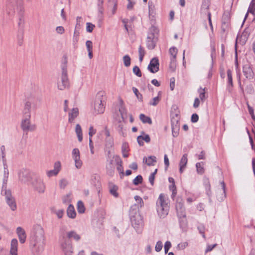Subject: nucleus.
<instances>
[{
  "label": "nucleus",
  "instance_id": "774afa93",
  "mask_svg": "<svg viewBox=\"0 0 255 255\" xmlns=\"http://www.w3.org/2000/svg\"><path fill=\"white\" fill-rule=\"evenodd\" d=\"M143 136L142 135H139L137 136V141L138 144L140 146L143 145L144 142H143Z\"/></svg>",
  "mask_w": 255,
  "mask_h": 255
},
{
  "label": "nucleus",
  "instance_id": "6e6d98bb",
  "mask_svg": "<svg viewBox=\"0 0 255 255\" xmlns=\"http://www.w3.org/2000/svg\"><path fill=\"white\" fill-rule=\"evenodd\" d=\"M106 146L108 147H112L113 145V140L112 138H106Z\"/></svg>",
  "mask_w": 255,
  "mask_h": 255
},
{
  "label": "nucleus",
  "instance_id": "f704fd0d",
  "mask_svg": "<svg viewBox=\"0 0 255 255\" xmlns=\"http://www.w3.org/2000/svg\"><path fill=\"white\" fill-rule=\"evenodd\" d=\"M204 163L203 162H198L196 164L197 172L199 174H202L204 172Z\"/></svg>",
  "mask_w": 255,
  "mask_h": 255
},
{
  "label": "nucleus",
  "instance_id": "a18cd8bd",
  "mask_svg": "<svg viewBox=\"0 0 255 255\" xmlns=\"http://www.w3.org/2000/svg\"><path fill=\"white\" fill-rule=\"evenodd\" d=\"M132 91L134 94L135 95L136 98L138 99V100L140 102L142 101V96L138 92L137 89L135 87H132Z\"/></svg>",
  "mask_w": 255,
  "mask_h": 255
},
{
  "label": "nucleus",
  "instance_id": "13d9d810",
  "mask_svg": "<svg viewBox=\"0 0 255 255\" xmlns=\"http://www.w3.org/2000/svg\"><path fill=\"white\" fill-rule=\"evenodd\" d=\"M171 246V244L169 241H166L164 245L165 253L167 254Z\"/></svg>",
  "mask_w": 255,
  "mask_h": 255
},
{
  "label": "nucleus",
  "instance_id": "338daca9",
  "mask_svg": "<svg viewBox=\"0 0 255 255\" xmlns=\"http://www.w3.org/2000/svg\"><path fill=\"white\" fill-rule=\"evenodd\" d=\"M198 229L201 234H202V237L204 238H205V227L203 226H201L198 227Z\"/></svg>",
  "mask_w": 255,
  "mask_h": 255
},
{
  "label": "nucleus",
  "instance_id": "4d7b16f0",
  "mask_svg": "<svg viewBox=\"0 0 255 255\" xmlns=\"http://www.w3.org/2000/svg\"><path fill=\"white\" fill-rule=\"evenodd\" d=\"M54 213L57 215L59 219L62 218L64 214V210L63 209L56 210Z\"/></svg>",
  "mask_w": 255,
  "mask_h": 255
},
{
  "label": "nucleus",
  "instance_id": "5fc2aeb1",
  "mask_svg": "<svg viewBox=\"0 0 255 255\" xmlns=\"http://www.w3.org/2000/svg\"><path fill=\"white\" fill-rule=\"evenodd\" d=\"M72 157H80V151L78 148H75L73 149L72 151Z\"/></svg>",
  "mask_w": 255,
  "mask_h": 255
},
{
  "label": "nucleus",
  "instance_id": "393cba45",
  "mask_svg": "<svg viewBox=\"0 0 255 255\" xmlns=\"http://www.w3.org/2000/svg\"><path fill=\"white\" fill-rule=\"evenodd\" d=\"M79 110L77 108H73L69 113L68 121L69 123H72L74 119L78 116Z\"/></svg>",
  "mask_w": 255,
  "mask_h": 255
},
{
  "label": "nucleus",
  "instance_id": "f257e3e1",
  "mask_svg": "<svg viewBox=\"0 0 255 255\" xmlns=\"http://www.w3.org/2000/svg\"><path fill=\"white\" fill-rule=\"evenodd\" d=\"M30 244L37 255L40 254L43 251L45 246L44 232L40 225L34 226Z\"/></svg>",
  "mask_w": 255,
  "mask_h": 255
},
{
  "label": "nucleus",
  "instance_id": "0e129e2a",
  "mask_svg": "<svg viewBox=\"0 0 255 255\" xmlns=\"http://www.w3.org/2000/svg\"><path fill=\"white\" fill-rule=\"evenodd\" d=\"M188 246V243L187 242L181 243L178 245V248L180 250H184Z\"/></svg>",
  "mask_w": 255,
  "mask_h": 255
},
{
  "label": "nucleus",
  "instance_id": "58836bf2",
  "mask_svg": "<svg viewBox=\"0 0 255 255\" xmlns=\"http://www.w3.org/2000/svg\"><path fill=\"white\" fill-rule=\"evenodd\" d=\"M128 144L127 143H124L123 144L122 149L124 157H127L128 156Z\"/></svg>",
  "mask_w": 255,
  "mask_h": 255
},
{
  "label": "nucleus",
  "instance_id": "8fccbe9b",
  "mask_svg": "<svg viewBox=\"0 0 255 255\" xmlns=\"http://www.w3.org/2000/svg\"><path fill=\"white\" fill-rule=\"evenodd\" d=\"M80 30L75 29L73 35V42H77L79 40V36L80 34Z\"/></svg>",
  "mask_w": 255,
  "mask_h": 255
},
{
  "label": "nucleus",
  "instance_id": "a211bd4d",
  "mask_svg": "<svg viewBox=\"0 0 255 255\" xmlns=\"http://www.w3.org/2000/svg\"><path fill=\"white\" fill-rule=\"evenodd\" d=\"M221 188L218 190L217 197L220 201H223L226 196V185L224 181L220 182Z\"/></svg>",
  "mask_w": 255,
  "mask_h": 255
},
{
  "label": "nucleus",
  "instance_id": "7c9ffc66",
  "mask_svg": "<svg viewBox=\"0 0 255 255\" xmlns=\"http://www.w3.org/2000/svg\"><path fill=\"white\" fill-rule=\"evenodd\" d=\"M118 189V187L113 184H110L109 186L110 193L116 198L118 197L119 196V194L117 192Z\"/></svg>",
  "mask_w": 255,
  "mask_h": 255
},
{
  "label": "nucleus",
  "instance_id": "39448f33",
  "mask_svg": "<svg viewBox=\"0 0 255 255\" xmlns=\"http://www.w3.org/2000/svg\"><path fill=\"white\" fill-rule=\"evenodd\" d=\"M57 87L63 91L70 87L69 80L67 76V66L66 64L62 66V73L60 79L57 82Z\"/></svg>",
  "mask_w": 255,
  "mask_h": 255
},
{
  "label": "nucleus",
  "instance_id": "2f4dec72",
  "mask_svg": "<svg viewBox=\"0 0 255 255\" xmlns=\"http://www.w3.org/2000/svg\"><path fill=\"white\" fill-rule=\"evenodd\" d=\"M139 119L144 124H148L150 125L152 124V121L150 118L143 114H141L139 115Z\"/></svg>",
  "mask_w": 255,
  "mask_h": 255
},
{
  "label": "nucleus",
  "instance_id": "dca6fc26",
  "mask_svg": "<svg viewBox=\"0 0 255 255\" xmlns=\"http://www.w3.org/2000/svg\"><path fill=\"white\" fill-rule=\"evenodd\" d=\"M159 61L158 59L156 58H153L150 61L147 69L150 72L155 73L159 70Z\"/></svg>",
  "mask_w": 255,
  "mask_h": 255
},
{
  "label": "nucleus",
  "instance_id": "20e7f679",
  "mask_svg": "<svg viewBox=\"0 0 255 255\" xmlns=\"http://www.w3.org/2000/svg\"><path fill=\"white\" fill-rule=\"evenodd\" d=\"M106 100L107 97L104 91H100L97 94L94 105L95 114H100L104 113Z\"/></svg>",
  "mask_w": 255,
  "mask_h": 255
},
{
  "label": "nucleus",
  "instance_id": "de8ad7c7",
  "mask_svg": "<svg viewBox=\"0 0 255 255\" xmlns=\"http://www.w3.org/2000/svg\"><path fill=\"white\" fill-rule=\"evenodd\" d=\"M133 72L135 75H136L137 76L139 77H140L141 76V72L140 71V70L139 68V67L137 66H135L133 68Z\"/></svg>",
  "mask_w": 255,
  "mask_h": 255
},
{
  "label": "nucleus",
  "instance_id": "cd10ccee",
  "mask_svg": "<svg viewBox=\"0 0 255 255\" xmlns=\"http://www.w3.org/2000/svg\"><path fill=\"white\" fill-rule=\"evenodd\" d=\"M67 215L68 217L71 219H74L76 216L74 207L71 204H70L67 210Z\"/></svg>",
  "mask_w": 255,
  "mask_h": 255
},
{
  "label": "nucleus",
  "instance_id": "69168bd1",
  "mask_svg": "<svg viewBox=\"0 0 255 255\" xmlns=\"http://www.w3.org/2000/svg\"><path fill=\"white\" fill-rule=\"evenodd\" d=\"M86 45L88 51H92L93 48L92 42L90 40H87L86 42Z\"/></svg>",
  "mask_w": 255,
  "mask_h": 255
},
{
  "label": "nucleus",
  "instance_id": "6ab92c4d",
  "mask_svg": "<svg viewBox=\"0 0 255 255\" xmlns=\"http://www.w3.org/2000/svg\"><path fill=\"white\" fill-rule=\"evenodd\" d=\"M16 232L18 237L19 242L21 244H24L26 239V234L24 230L22 228L18 227L16 228Z\"/></svg>",
  "mask_w": 255,
  "mask_h": 255
},
{
  "label": "nucleus",
  "instance_id": "c85d7f7f",
  "mask_svg": "<svg viewBox=\"0 0 255 255\" xmlns=\"http://www.w3.org/2000/svg\"><path fill=\"white\" fill-rule=\"evenodd\" d=\"M145 160V163L148 166L154 165L156 162V158L154 156H150L147 158L144 157L143 161Z\"/></svg>",
  "mask_w": 255,
  "mask_h": 255
},
{
  "label": "nucleus",
  "instance_id": "e433bc0d",
  "mask_svg": "<svg viewBox=\"0 0 255 255\" xmlns=\"http://www.w3.org/2000/svg\"><path fill=\"white\" fill-rule=\"evenodd\" d=\"M160 94H161V92H159L158 94V95H160ZM160 98L159 96H158L156 97L153 98L152 99H151L150 100V101L149 102V104L151 106H155L158 104V103L160 102Z\"/></svg>",
  "mask_w": 255,
  "mask_h": 255
},
{
  "label": "nucleus",
  "instance_id": "1a4fd4ad",
  "mask_svg": "<svg viewBox=\"0 0 255 255\" xmlns=\"http://www.w3.org/2000/svg\"><path fill=\"white\" fill-rule=\"evenodd\" d=\"M18 179L19 182L25 184L33 179L31 173L26 169H21L18 172Z\"/></svg>",
  "mask_w": 255,
  "mask_h": 255
},
{
  "label": "nucleus",
  "instance_id": "49530a36",
  "mask_svg": "<svg viewBox=\"0 0 255 255\" xmlns=\"http://www.w3.org/2000/svg\"><path fill=\"white\" fill-rule=\"evenodd\" d=\"M142 181V177L141 175L137 176L133 180V184L135 185H137L141 183Z\"/></svg>",
  "mask_w": 255,
  "mask_h": 255
},
{
  "label": "nucleus",
  "instance_id": "4be33fe9",
  "mask_svg": "<svg viewBox=\"0 0 255 255\" xmlns=\"http://www.w3.org/2000/svg\"><path fill=\"white\" fill-rule=\"evenodd\" d=\"M228 77V85L227 89L229 92H231L232 87L233 86V79H232V72L230 69H228L227 72Z\"/></svg>",
  "mask_w": 255,
  "mask_h": 255
},
{
  "label": "nucleus",
  "instance_id": "bf43d9fd",
  "mask_svg": "<svg viewBox=\"0 0 255 255\" xmlns=\"http://www.w3.org/2000/svg\"><path fill=\"white\" fill-rule=\"evenodd\" d=\"M5 150V146L4 145H2L0 147V150L1 152V156H2V159L3 162L6 161Z\"/></svg>",
  "mask_w": 255,
  "mask_h": 255
},
{
  "label": "nucleus",
  "instance_id": "7ed1b4c3",
  "mask_svg": "<svg viewBox=\"0 0 255 255\" xmlns=\"http://www.w3.org/2000/svg\"><path fill=\"white\" fill-rule=\"evenodd\" d=\"M169 205L168 199L162 193L160 194L156 201V211L158 216L161 219L165 218L168 214Z\"/></svg>",
  "mask_w": 255,
  "mask_h": 255
},
{
  "label": "nucleus",
  "instance_id": "052dcab7",
  "mask_svg": "<svg viewBox=\"0 0 255 255\" xmlns=\"http://www.w3.org/2000/svg\"><path fill=\"white\" fill-rule=\"evenodd\" d=\"M55 30L57 33L60 34H62L65 32V29L63 26H61L56 27Z\"/></svg>",
  "mask_w": 255,
  "mask_h": 255
},
{
  "label": "nucleus",
  "instance_id": "f3484780",
  "mask_svg": "<svg viewBox=\"0 0 255 255\" xmlns=\"http://www.w3.org/2000/svg\"><path fill=\"white\" fill-rule=\"evenodd\" d=\"M243 72L246 78L252 79L254 78V73L250 64H247L244 65L243 68Z\"/></svg>",
  "mask_w": 255,
  "mask_h": 255
},
{
  "label": "nucleus",
  "instance_id": "864d4df0",
  "mask_svg": "<svg viewBox=\"0 0 255 255\" xmlns=\"http://www.w3.org/2000/svg\"><path fill=\"white\" fill-rule=\"evenodd\" d=\"M163 245L162 243L159 241L156 243L155 247V250L157 252H160L162 249Z\"/></svg>",
  "mask_w": 255,
  "mask_h": 255
},
{
  "label": "nucleus",
  "instance_id": "c9c22d12",
  "mask_svg": "<svg viewBox=\"0 0 255 255\" xmlns=\"http://www.w3.org/2000/svg\"><path fill=\"white\" fill-rule=\"evenodd\" d=\"M72 158L74 161L75 167L78 169H80L83 165L80 157H73Z\"/></svg>",
  "mask_w": 255,
  "mask_h": 255
},
{
  "label": "nucleus",
  "instance_id": "37998d69",
  "mask_svg": "<svg viewBox=\"0 0 255 255\" xmlns=\"http://www.w3.org/2000/svg\"><path fill=\"white\" fill-rule=\"evenodd\" d=\"M85 207L83 202L81 201L78 202L77 210L79 213H83L85 212Z\"/></svg>",
  "mask_w": 255,
  "mask_h": 255
},
{
  "label": "nucleus",
  "instance_id": "09e8293b",
  "mask_svg": "<svg viewBox=\"0 0 255 255\" xmlns=\"http://www.w3.org/2000/svg\"><path fill=\"white\" fill-rule=\"evenodd\" d=\"M95 27V25L90 22L86 23V30L88 32H92Z\"/></svg>",
  "mask_w": 255,
  "mask_h": 255
},
{
  "label": "nucleus",
  "instance_id": "473e14b6",
  "mask_svg": "<svg viewBox=\"0 0 255 255\" xmlns=\"http://www.w3.org/2000/svg\"><path fill=\"white\" fill-rule=\"evenodd\" d=\"M177 51V49L175 47H171L169 49V52L171 56L170 58L171 60L173 61L174 60H176Z\"/></svg>",
  "mask_w": 255,
  "mask_h": 255
},
{
  "label": "nucleus",
  "instance_id": "9d476101",
  "mask_svg": "<svg viewBox=\"0 0 255 255\" xmlns=\"http://www.w3.org/2000/svg\"><path fill=\"white\" fill-rule=\"evenodd\" d=\"M61 247L65 255H72L73 253V248L70 240L63 237L61 243Z\"/></svg>",
  "mask_w": 255,
  "mask_h": 255
},
{
  "label": "nucleus",
  "instance_id": "e2e57ef3",
  "mask_svg": "<svg viewBox=\"0 0 255 255\" xmlns=\"http://www.w3.org/2000/svg\"><path fill=\"white\" fill-rule=\"evenodd\" d=\"M96 132V130L93 128L92 126H91L89 129V135L90 138H91V137L94 135Z\"/></svg>",
  "mask_w": 255,
  "mask_h": 255
},
{
  "label": "nucleus",
  "instance_id": "f03ea898",
  "mask_svg": "<svg viewBox=\"0 0 255 255\" xmlns=\"http://www.w3.org/2000/svg\"><path fill=\"white\" fill-rule=\"evenodd\" d=\"M175 208L177 216L179 218L180 226L183 229L185 228L187 225V222L184 201L181 197H178L176 199Z\"/></svg>",
  "mask_w": 255,
  "mask_h": 255
},
{
  "label": "nucleus",
  "instance_id": "3c124183",
  "mask_svg": "<svg viewBox=\"0 0 255 255\" xmlns=\"http://www.w3.org/2000/svg\"><path fill=\"white\" fill-rule=\"evenodd\" d=\"M198 91L200 93L199 97H200V99L203 101L206 98H205V88L202 89V88H200L199 89Z\"/></svg>",
  "mask_w": 255,
  "mask_h": 255
},
{
  "label": "nucleus",
  "instance_id": "c03bdc74",
  "mask_svg": "<svg viewBox=\"0 0 255 255\" xmlns=\"http://www.w3.org/2000/svg\"><path fill=\"white\" fill-rule=\"evenodd\" d=\"M134 199L136 201L138 207L142 208L144 204L142 198L138 196H134Z\"/></svg>",
  "mask_w": 255,
  "mask_h": 255
},
{
  "label": "nucleus",
  "instance_id": "412c9836",
  "mask_svg": "<svg viewBox=\"0 0 255 255\" xmlns=\"http://www.w3.org/2000/svg\"><path fill=\"white\" fill-rule=\"evenodd\" d=\"M18 242L16 239H13L10 243V255H17Z\"/></svg>",
  "mask_w": 255,
  "mask_h": 255
},
{
  "label": "nucleus",
  "instance_id": "603ef678",
  "mask_svg": "<svg viewBox=\"0 0 255 255\" xmlns=\"http://www.w3.org/2000/svg\"><path fill=\"white\" fill-rule=\"evenodd\" d=\"M58 174V172L54 169L49 170L46 172V175L49 177H52L53 176H56Z\"/></svg>",
  "mask_w": 255,
  "mask_h": 255
},
{
  "label": "nucleus",
  "instance_id": "423d86ee",
  "mask_svg": "<svg viewBox=\"0 0 255 255\" xmlns=\"http://www.w3.org/2000/svg\"><path fill=\"white\" fill-rule=\"evenodd\" d=\"M33 190L38 194H43L46 189V185L43 180L39 176L33 178L30 182Z\"/></svg>",
  "mask_w": 255,
  "mask_h": 255
},
{
  "label": "nucleus",
  "instance_id": "a878e982",
  "mask_svg": "<svg viewBox=\"0 0 255 255\" xmlns=\"http://www.w3.org/2000/svg\"><path fill=\"white\" fill-rule=\"evenodd\" d=\"M3 184L4 185H6L7 179L8 178L9 171L7 168V165L6 164V161L3 162Z\"/></svg>",
  "mask_w": 255,
  "mask_h": 255
},
{
  "label": "nucleus",
  "instance_id": "79ce46f5",
  "mask_svg": "<svg viewBox=\"0 0 255 255\" xmlns=\"http://www.w3.org/2000/svg\"><path fill=\"white\" fill-rule=\"evenodd\" d=\"M71 194L68 193L66 194V195H64L62 197V202L64 204H67L71 202Z\"/></svg>",
  "mask_w": 255,
  "mask_h": 255
},
{
  "label": "nucleus",
  "instance_id": "72a5a7b5",
  "mask_svg": "<svg viewBox=\"0 0 255 255\" xmlns=\"http://www.w3.org/2000/svg\"><path fill=\"white\" fill-rule=\"evenodd\" d=\"M254 12H255V2L251 1L250 6L248 8V12L245 15V20L248 17L249 13L254 14Z\"/></svg>",
  "mask_w": 255,
  "mask_h": 255
},
{
  "label": "nucleus",
  "instance_id": "bb28decb",
  "mask_svg": "<svg viewBox=\"0 0 255 255\" xmlns=\"http://www.w3.org/2000/svg\"><path fill=\"white\" fill-rule=\"evenodd\" d=\"M108 2V7H112V9L111 12V16L114 15L117 9V1L116 0H109Z\"/></svg>",
  "mask_w": 255,
  "mask_h": 255
},
{
  "label": "nucleus",
  "instance_id": "0eeeda50",
  "mask_svg": "<svg viewBox=\"0 0 255 255\" xmlns=\"http://www.w3.org/2000/svg\"><path fill=\"white\" fill-rule=\"evenodd\" d=\"M1 194L5 196L6 203L11 210L15 211L16 209L15 200L12 196L10 190L6 189V185H2Z\"/></svg>",
  "mask_w": 255,
  "mask_h": 255
},
{
  "label": "nucleus",
  "instance_id": "f8f14e48",
  "mask_svg": "<svg viewBox=\"0 0 255 255\" xmlns=\"http://www.w3.org/2000/svg\"><path fill=\"white\" fill-rule=\"evenodd\" d=\"M16 6L17 0H6L4 5V11L8 15H13Z\"/></svg>",
  "mask_w": 255,
  "mask_h": 255
},
{
  "label": "nucleus",
  "instance_id": "2eb2a0df",
  "mask_svg": "<svg viewBox=\"0 0 255 255\" xmlns=\"http://www.w3.org/2000/svg\"><path fill=\"white\" fill-rule=\"evenodd\" d=\"M132 227L136 230L139 229L142 226V219L139 214H135L130 217Z\"/></svg>",
  "mask_w": 255,
  "mask_h": 255
},
{
  "label": "nucleus",
  "instance_id": "6e6552de",
  "mask_svg": "<svg viewBox=\"0 0 255 255\" xmlns=\"http://www.w3.org/2000/svg\"><path fill=\"white\" fill-rule=\"evenodd\" d=\"M149 32L147 37L146 45L148 49H153L157 41L156 34H157L158 30L155 27L151 26L149 29Z\"/></svg>",
  "mask_w": 255,
  "mask_h": 255
},
{
  "label": "nucleus",
  "instance_id": "680f3d73",
  "mask_svg": "<svg viewBox=\"0 0 255 255\" xmlns=\"http://www.w3.org/2000/svg\"><path fill=\"white\" fill-rule=\"evenodd\" d=\"M54 169L59 173L61 170V163L59 161H57L54 163Z\"/></svg>",
  "mask_w": 255,
  "mask_h": 255
},
{
  "label": "nucleus",
  "instance_id": "ea45409f",
  "mask_svg": "<svg viewBox=\"0 0 255 255\" xmlns=\"http://www.w3.org/2000/svg\"><path fill=\"white\" fill-rule=\"evenodd\" d=\"M131 59L128 55H126L123 57V62L124 65L128 67L130 65Z\"/></svg>",
  "mask_w": 255,
  "mask_h": 255
},
{
  "label": "nucleus",
  "instance_id": "5701e85b",
  "mask_svg": "<svg viewBox=\"0 0 255 255\" xmlns=\"http://www.w3.org/2000/svg\"><path fill=\"white\" fill-rule=\"evenodd\" d=\"M187 156H188L187 154L185 153V154H183V155L182 156V157L180 160V163H179V166H180L179 171L181 173H182L183 172L184 169L185 168V167L186 166V165H187V163L188 162Z\"/></svg>",
  "mask_w": 255,
  "mask_h": 255
},
{
  "label": "nucleus",
  "instance_id": "9b49d317",
  "mask_svg": "<svg viewBox=\"0 0 255 255\" xmlns=\"http://www.w3.org/2000/svg\"><path fill=\"white\" fill-rule=\"evenodd\" d=\"M21 128L24 132L33 131L36 129V126L31 123L30 118L27 117H23Z\"/></svg>",
  "mask_w": 255,
  "mask_h": 255
},
{
  "label": "nucleus",
  "instance_id": "4c0bfd02",
  "mask_svg": "<svg viewBox=\"0 0 255 255\" xmlns=\"http://www.w3.org/2000/svg\"><path fill=\"white\" fill-rule=\"evenodd\" d=\"M119 112L121 114V117L123 121H125L127 118V112L125 108L123 106H121L119 108Z\"/></svg>",
  "mask_w": 255,
  "mask_h": 255
},
{
  "label": "nucleus",
  "instance_id": "4468645a",
  "mask_svg": "<svg viewBox=\"0 0 255 255\" xmlns=\"http://www.w3.org/2000/svg\"><path fill=\"white\" fill-rule=\"evenodd\" d=\"M179 117L177 114L175 115V117L171 118V127L172 135L174 137H177L179 134L180 129V125L179 124Z\"/></svg>",
  "mask_w": 255,
  "mask_h": 255
},
{
  "label": "nucleus",
  "instance_id": "b1692460",
  "mask_svg": "<svg viewBox=\"0 0 255 255\" xmlns=\"http://www.w3.org/2000/svg\"><path fill=\"white\" fill-rule=\"evenodd\" d=\"M67 239H73L76 242H78L81 239V237L75 231H71L67 233Z\"/></svg>",
  "mask_w": 255,
  "mask_h": 255
},
{
  "label": "nucleus",
  "instance_id": "a19ab883",
  "mask_svg": "<svg viewBox=\"0 0 255 255\" xmlns=\"http://www.w3.org/2000/svg\"><path fill=\"white\" fill-rule=\"evenodd\" d=\"M68 184V180L65 178H62L59 180V188L64 189Z\"/></svg>",
  "mask_w": 255,
  "mask_h": 255
},
{
  "label": "nucleus",
  "instance_id": "ddd939ff",
  "mask_svg": "<svg viewBox=\"0 0 255 255\" xmlns=\"http://www.w3.org/2000/svg\"><path fill=\"white\" fill-rule=\"evenodd\" d=\"M114 161L116 164L118 165L117 169L120 173L121 178H122L124 176V169L122 166V160L119 156H114L113 159L111 160L110 163L109 167L111 169H113L112 166L113 162Z\"/></svg>",
  "mask_w": 255,
  "mask_h": 255
},
{
  "label": "nucleus",
  "instance_id": "c756f323",
  "mask_svg": "<svg viewBox=\"0 0 255 255\" xmlns=\"http://www.w3.org/2000/svg\"><path fill=\"white\" fill-rule=\"evenodd\" d=\"M75 132L78 137L79 141L81 142L83 139L82 128L79 124H77L75 127Z\"/></svg>",
  "mask_w": 255,
  "mask_h": 255
},
{
  "label": "nucleus",
  "instance_id": "aec40b11",
  "mask_svg": "<svg viewBox=\"0 0 255 255\" xmlns=\"http://www.w3.org/2000/svg\"><path fill=\"white\" fill-rule=\"evenodd\" d=\"M32 102L26 101L24 104L23 110V117L31 118V109L32 107Z\"/></svg>",
  "mask_w": 255,
  "mask_h": 255
}]
</instances>
